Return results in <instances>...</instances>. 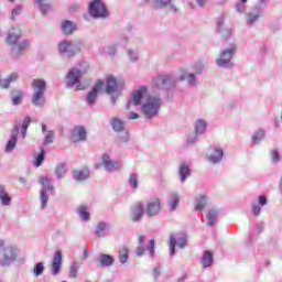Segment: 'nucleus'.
Segmentation results:
<instances>
[{
    "label": "nucleus",
    "mask_w": 282,
    "mask_h": 282,
    "mask_svg": "<svg viewBox=\"0 0 282 282\" xmlns=\"http://www.w3.org/2000/svg\"><path fill=\"white\" fill-rule=\"evenodd\" d=\"M144 98H148V101L142 106L144 116L147 118L158 116L161 100L159 97H149V90L145 86H141L132 94V98L128 101L127 109H131V105H142V100H144Z\"/></svg>",
    "instance_id": "f257e3e1"
},
{
    "label": "nucleus",
    "mask_w": 282,
    "mask_h": 282,
    "mask_svg": "<svg viewBox=\"0 0 282 282\" xmlns=\"http://www.w3.org/2000/svg\"><path fill=\"white\" fill-rule=\"evenodd\" d=\"M31 87L34 91L31 102L35 105V107H43L45 104V90L47 89V84L43 79H33Z\"/></svg>",
    "instance_id": "f03ea898"
},
{
    "label": "nucleus",
    "mask_w": 282,
    "mask_h": 282,
    "mask_svg": "<svg viewBox=\"0 0 282 282\" xmlns=\"http://www.w3.org/2000/svg\"><path fill=\"white\" fill-rule=\"evenodd\" d=\"M88 12L93 19L109 18V8L102 0H91L88 4Z\"/></svg>",
    "instance_id": "7ed1b4c3"
},
{
    "label": "nucleus",
    "mask_w": 282,
    "mask_h": 282,
    "mask_svg": "<svg viewBox=\"0 0 282 282\" xmlns=\"http://www.w3.org/2000/svg\"><path fill=\"white\" fill-rule=\"evenodd\" d=\"M59 54H66L68 57L76 56L78 52L83 51V42L74 41L67 42L62 41L58 46Z\"/></svg>",
    "instance_id": "20e7f679"
},
{
    "label": "nucleus",
    "mask_w": 282,
    "mask_h": 282,
    "mask_svg": "<svg viewBox=\"0 0 282 282\" xmlns=\"http://www.w3.org/2000/svg\"><path fill=\"white\" fill-rule=\"evenodd\" d=\"M124 87V79H117L113 75L106 77V84H104V91L111 96V94H118Z\"/></svg>",
    "instance_id": "39448f33"
},
{
    "label": "nucleus",
    "mask_w": 282,
    "mask_h": 282,
    "mask_svg": "<svg viewBox=\"0 0 282 282\" xmlns=\"http://www.w3.org/2000/svg\"><path fill=\"white\" fill-rule=\"evenodd\" d=\"M235 52H237V45L231 44L229 48L223 51L217 59L218 67H226L230 61H232V56H235Z\"/></svg>",
    "instance_id": "423d86ee"
},
{
    "label": "nucleus",
    "mask_w": 282,
    "mask_h": 282,
    "mask_svg": "<svg viewBox=\"0 0 282 282\" xmlns=\"http://www.w3.org/2000/svg\"><path fill=\"white\" fill-rule=\"evenodd\" d=\"M162 210V200L158 196L152 197V199L147 204V215L148 217H155L158 213Z\"/></svg>",
    "instance_id": "0eeeda50"
},
{
    "label": "nucleus",
    "mask_w": 282,
    "mask_h": 282,
    "mask_svg": "<svg viewBox=\"0 0 282 282\" xmlns=\"http://www.w3.org/2000/svg\"><path fill=\"white\" fill-rule=\"evenodd\" d=\"M101 164L109 173H113V171H118V169H121L122 166V163H120V161L111 160V156H109V154H104L101 156Z\"/></svg>",
    "instance_id": "6e6552de"
},
{
    "label": "nucleus",
    "mask_w": 282,
    "mask_h": 282,
    "mask_svg": "<svg viewBox=\"0 0 282 282\" xmlns=\"http://www.w3.org/2000/svg\"><path fill=\"white\" fill-rule=\"evenodd\" d=\"M87 140V130L83 126H75L70 132L72 142H85Z\"/></svg>",
    "instance_id": "1a4fd4ad"
},
{
    "label": "nucleus",
    "mask_w": 282,
    "mask_h": 282,
    "mask_svg": "<svg viewBox=\"0 0 282 282\" xmlns=\"http://www.w3.org/2000/svg\"><path fill=\"white\" fill-rule=\"evenodd\" d=\"M105 89V82L97 80L91 91L88 93L86 101L88 105H94L96 102V98H98V91H102Z\"/></svg>",
    "instance_id": "9d476101"
},
{
    "label": "nucleus",
    "mask_w": 282,
    "mask_h": 282,
    "mask_svg": "<svg viewBox=\"0 0 282 282\" xmlns=\"http://www.w3.org/2000/svg\"><path fill=\"white\" fill-rule=\"evenodd\" d=\"M22 34L23 31L21 30V28H12L7 35L6 43L9 45H17V43H19V41L21 40Z\"/></svg>",
    "instance_id": "9b49d317"
},
{
    "label": "nucleus",
    "mask_w": 282,
    "mask_h": 282,
    "mask_svg": "<svg viewBox=\"0 0 282 282\" xmlns=\"http://www.w3.org/2000/svg\"><path fill=\"white\" fill-rule=\"evenodd\" d=\"M131 213V221H140L142 217H144V205L141 202H138L130 209Z\"/></svg>",
    "instance_id": "f8f14e48"
},
{
    "label": "nucleus",
    "mask_w": 282,
    "mask_h": 282,
    "mask_svg": "<svg viewBox=\"0 0 282 282\" xmlns=\"http://www.w3.org/2000/svg\"><path fill=\"white\" fill-rule=\"evenodd\" d=\"M61 265H63V252H61V250H58L53 256V260H52V264H51L52 272H53L54 276H56V274H58V272H61Z\"/></svg>",
    "instance_id": "ddd939ff"
},
{
    "label": "nucleus",
    "mask_w": 282,
    "mask_h": 282,
    "mask_svg": "<svg viewBox=\"0 0 282 282\" xmlns=\"http://www.w3.org/2000/svg\"><path fill=\"white\" fill-rule=\"evenodd\" d=\"M17 138H19V128H15L11 131L10 140L7 142V153H12V151H14V147H17L18 142Z\"/></svg>",
    "instance_id": "4468645a"
},
{
    "label": "nucleus",
    "mask_w": 282,
    "mask_h": 282,
    "mask_svg": "<svg viewBox=\"0 0 282 282\" xmlns=\"http://www.w3.org/2000/svg\"><path fill=\"white\" fill-rule=\"evenodd\" d=\"M208 160L213 162V164H217V162H221V158H224L223 149H210L207 154Z\"/></svg>",
    "instance_id": "2eb2a0df"
},
{
    "label": "nucleus",
    "mask_w": 282,
    "mask_h": 282,
    "mask_svg": "<svg viewBox=\"0 0 282 282\" xmlns=\"http://www.w3.org/2000/svg\"><path fill=\"white\" fill-rule=\"evenodd\" d=\"M82 76H83V73H80V70H78L77 68L70 69L66 76L68 80V85L78 84V80H80Z\"/></svg>",
    "instance_id": "dca6fc26"
},
{
    "label": "nucleus",
    "mask_w": 282,
    "mask_h": 282,
    "mask_svg": "<svg viewBox=\"0 0 282 282\" xmlns=\"http://www.w3.org/2000/svg\"><path fill=\"white\" fill-rule=\"evenodd\" d=\"M73 177L76 182H85L89 177V169L85 167L84 170H75L73 172Z\"/></svg>",
    "instance_id": "f3484780"
},
{
    "label": "nucleus",
    "mask_w": 282,
    "mask_h": 282,
    "mask_svg": "<svg viewBox=\"0 0 282 282\" xmlns=\"http://www.w3.org/2000/svg\"><path fill=\"white\" fill-rule=\"evenodd\" d=\"M0 202L2 206H10L12 203V197H10V194L6 192V187L3 185H0Z\"/></svg>",
    "instance_id": "a211bd4d"
},
{
    "label": "nucleus",
    "mask_w": 282,
    "mask_h": 282,
    "mask_svg": "<svg viewBox=\"0 0 282 282\" xmlns=\"http://www.w3.org/2000/svg\"><path fill=\"white\" fill-rule=\"evenodd\" d=\"M62 30L64 32V34H74V32H76V24H74V22L69 21V20H65L62 23Z\"/></svg>",
    "instance_id": "6ab92c4d"
},
{
    "label": "nucleus",
    "mask_w": 282,
    "mask_h": 282,
    "mask_svg": "<svg viewBox=\"0 0 282 282\" xmlns=\"http://www.w3.org/2000/svg\"><path fill=\"white\" fill-rule=\"evenodd\" d=\"M99 265H104V268H109L113 265L115 259L109 254H100L98 258Z\"/></svg>",
    "instance_id": "aec40b11"
},
{
    "label": "nucleus",
    "mask_w": 282,
    "mask_h": 282,
    "mask_svg": "<svg viewBox=\"0 0 282 282\" xmlns=\"http://www.w3.org/2000/svg\"><path fill=\"white\" fill-rule=\"evenodd\" d=\"M178 174L181 177V182H186V177L191 175V167L186 163L181 164L178 169Z\"/></svg>",
    "instance_id": "412c9836"
},
{
    "label": "nucleus",
    "mask_w": 282,
    "mask_h": 282,
    "mask_svg": "<svg viewBox=\"0 0 282 282\" xmlns=\"http://www.w3.org/2000/svg\"><path fill=\"white\" fill-rule=\"evenodd\" d=\"M171 82V77L169 75H159L153 79L154 87H161V85H167Z\"/></svg>",
    "instance_id": "4be33fe9"
},
{
    "label": "nucleus",
    "mask_w": 282,
    "mask_h": 282,
    "mask_svg": "<svg viewBox=\"0 0 282 282\" xmlns=\"http://www.w3.org/2000/svg\"><path fill=\"white\" fill-rule=\"evenodd\" d=\"M202 265L203 268H209V265H213V252L205 251L202 259Z\"/></svg>",
    "instance_id": "5701e85b"
},
{
    "label": "nucleus",
    "mask_w": 282,
    "mask_h": 282,
    "mask_svg": "<svg viewBox=\"0 0 282 282\" xmlns=\"http://www.w3.org/2000/svg\"><path fill=\"white\" fill-rule=\"evenodd\" d=\"M206 226H213L217 221V210L212 209L205 217Z\"/></svg>",
    "instance_id": "b1692460"
},
{
    "label": "nucleus",
    "mask_w": 282,
    "mask_h": 282,
    "mask_svg": "<svg viewBox=\"0 0 282 282\" xmlns=\"http://www.w3.org/2000/svg\"><path fill=\"white\" fill-rule=\"evenodd\" d=\"M119 261L120 263H127L129 261V248L122 247L119 250Z\"/></svg>",
    "instance_id": "393cba45"
},
{
    "label": "nucleus",
    "mask_w": 282,
    "mask_h": 282,
    "mask_svg": "<svg viewBox=\"0 0 282 282\" xmlns=\"http://www.w3.org/2000/svg\"><path fill=\"white\" fill-rule=\"evenodd\" d=\"M208 204V198L204 195L199 196V199L196 202L195 210H204Z\"/></svg>",
    "instance_id": "a878e982"
},
{
    "label": "nucleus",
    "mask_w": 282,
    "mask_h": 282,
    "mask_svg": "<svg viewBox=\"0 0 282 282\" xmlns=\"http://www.w3.org/2000/svg\"><path fill=\"white\" fill-rule=\"evenodd\" d=\"M45 161V149L41 148L40 153L35 156L33 161L34 166H41Z\"/></svg>",
    "instance_id": "bb28decb"
},
{
    "label": "nucleus",
    "mask_w": 282,
    "mask_h": 282,
    "mask_svg": "<svg viewBox=\"0 0 282 282\" xmlns=\"http://www.w3.org/2000/svg\"><path fill=\"white\" fill-rule=\"evenodd\" d=\"M112 129L119 133L124 131V122L118 118H115L112 120Z\"/></svg>",
    "instance_id": "cd10ccee"
},
{
    "label": "nucleus",
    "mask_w": 282,
    "mask_h": 282,
    "mask_svg": "<svg viewBox=\"0 0 282 282\" xmlns=\"http://www.w3.org/2000/svg\"><path fill=\"white\" fill-rule=\"evenodd\" d=\"M40 184L43 186V191H54V186H52V180L47 177L40 178Z\"/></svg>",
    "instance_id": "c85d7f7f"
},
{
    "label": "nucleus",
    "mask_w": 282,
    "mask_h": 282,
    "mask_svg": "<svg viewBox=\"0 0 282 282\" xmlns=\"http://www.w3.org/2000/svg\"><path fill=\"white\" fill-rule=\"evenodd\" d=\"M78 215L84 221H89V210L87 209V206H80Z\"/></svg>",
    "instance_id": "c756f323"
},
{
    "label": "nucleus",
    "mask_w": 282,
    "mask_h": 282,
    "mask_svg": "<svg viewBox=\"0 0 282 282\" xmlns=\"http://www.w3.org/2000/svg\"><path fill=\"white\" fill-rule=\"evenodd\" d=\"M195 131L196 133H204L206 131V121L199 119L195 124Z\"/></svg>",
    "instance_id": "7c9ffc66"
},
{
    "label": "nucleus",
    "mask_w": 282,
    "mask_h": 282,
    "mask_svg": "<svg viewBox=\"0 0 282 282\" xmlns=\"http://www.w3.org/2000/svg\"><path fill=\"white\" fill-rule=\"evenodd\" d=\"M172 0H155L154 1V10H160V8H166V6H171Z\"/></svg>",
    "instance_id": "2f4dec72"
},
{
    "label": "nucleus",
    "mask_w": 282,
    "mask_h": 282,
    "mask_svg": "<svg viewBox=\"0 0 282 282\" xmlns=\"http://www.w3.org/2000/svg\"><path fill=\"white\" fill-rule=\"evenodd\" d=\"M265 137V132L263 130H258L256 134L252 137L253 144H259L261 140Z\"/></svg>",
    "instance_id": "473e14b6"
},
{
    "label": "nucleus",
    "mask_w": 282,
    "mask_h": 282,
    "mask_svg": "<svg viewBox=\"0 0 282 282\" xmlns=\"http://www.w3.org/2000/svg\"><path fill=\"white\" fill-rule=\"evenodd\" d=\"M66 173H67V169L65 167V164L59 163L56 166L55 175H57V177H63Z\"/></svg>",
    "instance_id": "72a5a7b5"
},
{
    "label": "nucleus",
    "mask_w": 282,
    "mask_h": 282,
    "mask_svg": "<svg viewBox=\"0 0 282 282\" xmlns=\"http://www.w3.org/2000/svg\"><path fill=\"white\" fill-rule=\"evenodd\" d=\"M32 122V119L30 117H25L22 123V137L25 138V133H28V128L30 127V123Z\"/></svg>",
    "instance_id": "f704fd0d"
},
{
    "label": "nucleus",
    "mask_w": 282,
    "mask_h": 282,
    "mask_svg": "<svg viewBox=\"0 0 282 282\" xmlns=\"http://www.w3.org/2000/svg\"><path fill=\"white\" fill-rule=\"evenodd\" d=\"M44 270H45V267L43 265V262L36 263L33 268V272H34L35 276H41V274H43Z\"/></svg>",
    "instance_id": "c9c22d12"
},
{
    "label": "nucleus",
    "mask_w": 282,
    "mask_h": 282,
    "mask_svg": "<svg viewBox=\"0 0 282 282\" xmlns=\"http://www.w3.org/2000/svg\"><path fill=\"white\" fill-rule=\"evenodd\" d=\"M15 96L12 98L13 105H21V100H23V91L15 90Z\"/></svg>",
    "instance_id": "e433bc0d"
},
{
    "label": "nucleus",
    "mask_w": 282,
    "mask_h": 282,
    "mask_svg": "<svg viewBox=\"0 0 282 282\" xmlns=\"http://www.w3.org/2000/svg\"><path fill=\"white\" fill-rule=\"evenodd\" d=\"M30 45H32V43L30 42V40H24V41H22V42L18 45V52H25V50H28V47H30Z\"/></svg>",
    "instance_id": "4c0bfd02"
},
{
    "label": "nucleus",
    "mask_w": 282,
    "mask_h": 282,
    "mask_svg": "<svg viewBox=\"0 0 282 282\" xmlns=\"http://www.w3.org/2000/svg\"><path fill=\"white\" fill-rule=\"evenodd\" d=\"M118 139H119V142L121 144H124V142H129V132L127 131H121L119 134H118Z\"/></svg>",
    "instance_id": "58836bf2"
},
{
    "label": "nucleus",
    "mask_w": 282,
    "mask_h": 282,
    "mask_svg": "<svg viewBox=\"0 0 282 282\" xmlns=\"http://www.w3.org/2000/svg\"><path fill=\"white\" fill-rule=\"evenodd\" d=\"M105 230H107V223H99L97 225L96 235H98V237H102V232H105Z\"/></svg>",
    "instance_id": "ea45409f"
},
{
    "label": "nucleus",
    "mask_w": 282,
    "mask_h": 282,
    "mask_svg": "<svg viewBox=\"0 0 282 282\" xmlns=\"http://www.w3.org/2000/svg\"><path fill=\"white\" fill-rule=\"evenodd\" d=\"M48 199H50V196H47V192H45V189H42L41 192L42 208H46Z\"/></svg>",
    "instance_id": "a19ab883"
},
{
    "label": "nucleus",
    "mask_w": 282,
    "mask_h": 282,
    "mask_svg": "<svg viewBox=\"0 0 282 282\" xmlns=\"http://www.w3.org/2000/svg\"><path fill=\"white\" fill-rule=\"evenodd\" d=\"M129 184L132 188H138V174H130Z\"/></svg>",
    "instance_id": "79ce46f5"
},
{
    "label": "nucleus",
    "mask_w": 282,
    "mask_h": 282,
    "mask_svg": "<svg viewBox=\"0 0 282 282\" xmlns=\"http://www.w3.org/2000/svg\"><path fill=\"white\" fill-rule=\"evenodd\" d=\"M177 245V240H175L174 236H170V254H175V246Z\"/></svg>",
    "instance_id": "37998d69"
},
{
    "label": "nucleus",
    "mask_w": 282,
    "mask_h": 282,
    "mask_svg": "<svg viewBox=\"0 0 282 282\" xmlns=\"http://www.w3.org/2000/svg\"><path fill=\"white\" fill-rule=\"evenodd\" d=\"M178 205H180V197L177 195H174L172 197V202L170 203L171 210H175V208H177Z\"/></svg>",
    "instance_id": "c03bdc74"
},
{
    "label": "nucleus",
    "mask_w": 282,
    "mask_h": 282,
    "mask_svg": "<svg viewBox=\"0 0 282 282\" xmlns=\"http://www.w3.org/2000/svg\"><path fill=\"white\" fill-rule=\"evenodd\" d=\"M54 142V132L50 131L44 138V144H52Z\"/></svg>",
    "instance_id": "a18cd8bd"
},
{
    "label": "nucleus",
    "mask_w": 282,
    "mask_h": 282,
    "mask_svg": "<svg viewBox=\"0 0 282 282\" xmlns=\"http://www.w3.org/2000/svg\"><path fill=\"white\" fill-rule=\"evenodd\" d=\"M150 254H155V240L151 239L148 246Z\"/></svg>",
    "instance_id": "49530a36"
},
{
    "label": "nucleus",
    "mask_w": 282,
    "mask_h": 282,
    "mask_svg": "<svg viewBox=\"0 0 282 282\" xmlns=\"http://www.w3.org/2000/svg\"><path fill=\"white\" fill-rule=\"evenodd\" d=\"M257 19H259V14H249V15H248L247 23H248L249 25H252V23H254V21H257Z\"/></svg>",
    "instance_id": "de8ad7c7"
},
{
    "label": "nucleus",
    "mask_w": 282,
    "mask_h": 282,
    "mask_svg": "<svg viewBox=\"0 0 282 282\" xmlns=\"http://www.w3.org/2000/svg\"><path fill=\"white\" fill-rule=\"evenodd\" d=\"M11 83L9 82L8 78L3 79L2 82H0V88L1 89H8L10 87Z\"/></svg>",
    "instance_id": "09e8293b"
},
{
    "label": "nucleus",
    "mask_w": 282,
    "mask_h": 282,
    "mask_svg": "<svg viewBox=\"0 0 282 282\" xmlns=\"http://www.w3.org/2000/svg\"><path fill=\"white\" fill-rule=\"evenodd\" d=\"M9 83H17V80H19V75L17 73H12L8 78Z\"/></svg>",
    "instance_id": "8fccbe9b"
},
{
    "label": "nucleus",
    "mask_w": 282,
    "mask_h": 282,
    "mask_svg": "<svg viewBox=\"0 0 282 282\" xmlns=\"http://www.w3.org/2000/svg\"><path fill=\"white\" fill-rule=\"evenodd\" d=\"M271 158L274 162H279V160H281V156L279 155V151L276 150L271 151Z\"/></svg>",
    "instance_id": "3c124183"
},
{
    "label": "nucleus",
    "mask_w": 282,
    "mask_h": 282,
    "mask_svg": "<svg viewBox=\"0 0 282 282\" xmlns=\"http://www.w3.org/2000/svg\"><path fill=\"white\" fill-rule=\"evenodd\" d=\"M40 10H41V12L43 13V14H47V12H50V4H43V3H41L40 4Z\"/></svg>",
    "instance_id": "603ef678"
},
{
    "label": "nucleus",
    "mask_w": 282,
    "mask_h": 282,
    "mask_svg": "<svg viewBox=\"0 0 282 282\" xmlns=\"http://www.w3.org/2000/svg\"><path fill=\"white\" fill-rule=\"evenodd\" d=\"M9 252H11V256L10 258L8 256H4V260H3V263L2 265H7V263H10V259H14V252L12 250H9Z\"/></svg>",
    "instance_id": "864d4df0"
},
{
    "label": "nucleus",
    "mask_w": 282,
    "mask_h": 282,
    "mask_svg": "<svg viewBox=\"0 0 282 282\" xmlns=\"http://www.w3.org/2000/svg\"><path fill=\"white\" fill-rule=\"evenodd\" d=\"M186 246H187L186 239L184 237L180 238L178 239V247L180 248H186Z\"/></svg>",
    "instance_id": "5fc2aeb1"
},
{
    "label": "nucleus",
    "mask_w": 282,
    "mask_h": 282,
    "mask_svg": "<svg viewBox=\"0 0 282 282\" xmlns=\"http://www.w3.org/2000/svg\"><path fill=\"white\" fill-rule=\"evenodd\" d=\"M252 213H253V215H259L260 213H261V207L259 206V205H257V204H254L253 206H252Z\"/></svg>",
    "instance_id": "6e6d98bb"
},
{
    "label": "nucleus",
    "mask_w": 282,
    "mask_h": 282,
    "mask_svg": "<svg viewBox=\"0 0 282 282\" xmlns=\"http://www.w3.org/2000/svg\"><path fill=\"white\" fill-rule=\"evenodd\" d=\"M265 204H268V198L263 195L259 196V205L265 206Z\"/></svg>",
    "instance_id": "4d7b16f0"
},
{
    "label": "nucleus",
    "mask_w": 282,
    "mask_h": 282,
    "mask_svg": "<svg viewBox=\"0 0 282 282\" xmlns=\"http://www.w3.org/2000/svg\"><path fill=\"white\" fill-rule=\"evenodd\" d=\"M144 247H139V248H137V250H135V254L138 256V257H142L143 254H144Z\"/></svg>",
    "instance_id": "13d9d810"
},
{
    "label": "nucleus",
    "mask_w": 282,
    "mask_h": 282,
    "mask_svg": "<svg viewBox=\"0 0 282 282\" xmlns=\"http://www.w3.org/2000/svg\"><path fill=\"white\" fill-rule=\"evenodd\" d=\"M187 78H188V83H189L191 85H195V80H197L196 77H195V74H189V75L187 76Z\"/></svg>",
    "instance_id": "bf43d9fd"
},
{
    "label": "nucleus",
    "mask_w": 282,
    "mask_h": 282,
    "mask_svg": "<svg viewBox=\"0 0 282 282\" xmlns=\"http://www.w3.org/2000/svg\"><path fill=\"white\" fill-rule=\"evenodd\" d=\"M128 118H129V120H138V118H140V116L135 112H130Z\"/></svg>",
    "instance_id": "052dcab7"
},
{
    "label": "nucleus",
    "mask_w": 282,
    "mask_h": 282,
    "mask_svg": "<svg viewBox=\"0 0 282 282\" xmlns=\"http://www.w3.org/2000/svg\"><path fill=\"white\" fill-rule=\"evenodd\" d=\"M77 274H78V270H76V268L73 267V268L70 269V274H69V276H72L73 279H76Z\"/></svg>",
    "instance_id": "680f3d73"
},
{
    "label": "nucleus",
    "mask_w": 282,
    "mask_h": 282,
    "mask_svg": "<svg viewBox=\"0 0 282 282\" xmlns=\"http://www.w3.org/2000/svg\"><path fill=\"white\" fill-rule=\"evenodd\" d=\"M21 12V9H14L11 14V19H15V17Z\"/></svg>",
    "instance_id": "e2e57ef3"
},
{
    "label": "nucleus",
    "mask_w": 282,
    "mask_h": 282,
    "mask_svg": "<svg viewBox=\"0 0 282 282\" xmlns=\"http://www.w3.org/2000/svg\"><path fill=\"white\" fill-rule=\"evenodd\" d=\"M138 243H139L140 246H142V243H144V236H142V235H139V236H138Z\"/></svg>",
    "instance_id": "0e129e2a"
},
{
    "label": "nucleus",
    "mask_w": 282,
    "mask_h": 282,
    "mask_svg": "<svg viewBox=\"0 0 282 282\" xmlns=\"http://www.w3.org/2000/svg\"><path fill=\"white\" fill-rule=\"evenodd\" d=\"M170 12H177V9L175 8V6L170 4Z\"/></svg>",
    "instance_id": "69168bd1"
},
{
    "label": "nucleus",
    "mask_w": 282,
    "mask_h": 282,
    "mask_svg": "<svg viewBox=\"0 0 282 282\" xmlns=\"http://www.w3.org/2000/svg\"><path fill=\"white\" fill-rule=\"evenodd\" d=\"M198 6H204V3H206V0H196Z\"/></svg>",
    "instance_id": "338daca9"
},
{
    "label": "nucleus",
    "mask_w": 282,
    "mask_h": 282,
    "mask_svg": "<svg viewBox=\"0 0 282 282\" xmlns=\"http://www.w3.org/2000/svg\"><path fill=\"white\" fill-rule=\"evenodd\" d=\"M20 182H21V184H25V182H26L25 177H21Z\"/></svg>",
    "instance_id": "774afa93"
}]
</instances>
